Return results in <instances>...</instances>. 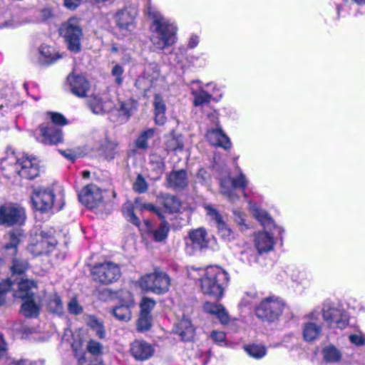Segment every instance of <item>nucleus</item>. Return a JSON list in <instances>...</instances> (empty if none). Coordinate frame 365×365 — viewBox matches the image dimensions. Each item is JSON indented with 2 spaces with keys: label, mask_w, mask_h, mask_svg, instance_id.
I'll list each match as a JSON object with an SVG mask.
<instances>
[{
  "label": "nucleus",
  "mask_w": 365,
  "mask_h": 365,
  "mask_svg": "<svg viewBox=\"0 0 365 365\" xmlns=\"http://www.w3.org/2000/svg\"><path fill=\"white\" fill-rule=\"evenodd\" d=\"M40 136L38 140L45 145H52L61 143L63 140L62 131L60 128L53 126H43L39 128Z\"/></svg>",
  "instance_id": "nucleus-23"
},
{
  "label": "nucleus",
  "mask_w": 365,
  "mask_h": 365,
  "mask_svg": "<svg viewBox=\"0 0 365 365\" xmlns=\"http://www.w3.org/2000/svg\"><path fill=\"white\" fill-rule=\"evenodd\" d=\"M78 199L88 208H95L103 202L102 190L94 184L86 185L78 193Z\"/></svg>",
  "instance_id": "nucleus-18"
},
{
  "label": "nucleus",
  "mask_w": 365,
  "mask_h": 365,
  "mask_svg": "<svg viewBox=\"0 0 365 365\" xmlns=\"http://www.w3.org/2000/svg\"><path fill=\"white\" fill-rule=\"evenodd\" d=\"M211 338L214 341L221 344L225 342L226 336L223 331H213L210 334Z\"/></svg>",
  "instance_id": "nucleus-61"
},
{
  "label": "nucleus",
  "mask_w": 365,
  "mask_h": 365,
  "mask_svg": "<svg viewBox=\"0 0 365 365\" xmlns=\"http://www.w3.org/2000/svg\"><path fill=\"white\" fill-rule=\"evenodd\" d=\"M158 76L159 72L157 66L148 65L145 67L143 73L136 79L135 85L141 91L146 92L153 86Z\"/></svg>",
  "instance_id": "nucleus-21"
},
{
  "label": "nucleus",
  "mask_w": 365,
  "mask_h": 365,
  "mask_svg": "<svg viewBox=\"0 0 365 365\" xmlns=\"http://www.w3.org/2000/svg\"><path fill=\"white\" fill-rule=\"evenodd\" d=\"M247 185V180L245 175L240 172L236 178H227L220 180V192L230 202L238 200L239 196L236 192V188L240 187L244 190Z\"/></svg>",
  "instance_id": "nucleus-12"
},
{
  "label": "nucleus",
  "mask_w": 365,
  "mask_h": 365,
  "mask_svg": "<svg viewBox=\"0 0 365 365\" xmlns=\"http://www.w3.org/2000/svg\"><path fill=\"white\" fill-rule=\"evenodd\" d=\"M155 349L152 344L143 341L135 340L131 344L130 353L138 361H145L154 354Z\"/></svg>",
  "instance_id": "nucleus-24"
},
{
  "label": "nucleus",
  "mask_w": 365,
  "mask_h": 365,
  "mask_svg": "<svg viewBox=\"0 0 365 365\" xmlns=\"http://www.w3.org/2000/svg\"><path fill=\"white\" fill-rule=\"evenodd\" d=\"M203 310L209 314L215 316L222 324H226L230 321L229 314L221 304L206 302L203 304Z\"/></svg>",
  "instance_id": "nucleus-27"
},
{
  "label": "nucleus",
  "mask_w": 365,
  "mask_h": 365,
  "mask_svg": "<svg viewBox=\"0 0 365 365\" xmlns=\"http://www.w3.org/2000/svg\"><path fill=\"white\" fill-rule=\"evenodd\" d=\"M289 272L292 281L298 284H302L307 277V272L305 270L293 267Z\"/></svg>",
  "instance_id": "nucleus-47"
},
{
  "label": "nucleus",
  "mask_w": 365,
  "mask_h": 365,
  "mask_svg": "<svg viewBox=\"0 0 365 365\" xmlns=\"http://www.w3.org/2000/svg\"><path fill=\"white\" fill-rule=\"evenodd\" d=\"M322 315L324 321L332 329H344L349 323V313L342 305L325 301L322 307Z\"/></svg>",
  "instance_id": "nucleus-4"
},
{
  "label": "nucleus",
  "mask_w": 365,
  "mask_h": 365,
  "mask_svg": "<svg viewBox=\"0 0 365 365\" xmlns=\"http://www.w3.org/2000/svg\"><path fill=\"white\" fill-rule=\"evenodd\" d=\"M145 12L153 19L150 41L153 49L163 51L175 44L178 31L175 24L150 4L148 5Z\"/></svg>",
  "instance_id": "nucleus-1"
},
{
  "label": "nucleus",
  "mask_w": 365,
  "mask_h": 365,
  "mask_svg": "<svg viewBox=\"0 0 365 365\" xmlns=\"http://www.w3.org/2000/svg\"><path fill=\"white\" fill-rule=\"evenodd\" d=\"M284 307V303L279 297H267L257 307L256 315L262 320L274 322L282 314Z\"/></svg>",
  "instance_id": "nucleus-7"
},
{
  "label": "nucleus",
  "mask_w": 365,
  "mask_h": 365,
  "mask_svg": "<svg viewBox=\"0 0 365 365\" xmlns=\"http://www.w3.org/2000/svg\"><path fill=\"white\" fill-rule=\"evenodd\" d=\"M319 312L312 311L306 317V322L302 327V336L304 341L312 342L318 340L322 334V324L318 323L319 320Z\"/></svg>",
  "instance_id": "nucleus-15"
},
{
  "label": "nucleus",
  "mask_w": 365,
  "mask_h": 365,
  "mask_svg": "<svg viewBox=\"0 0 365 365\" xmlns=\"http://www.w3.org/2000/svg\"><path fill=\"white\" fill-rule=\"evenodd\" d=\"M170 278L165 272L155 270L143 276L140 279V287L142 289L161 294L169 290Z\"/></svg>",
  "instance_id": "nucleus-6"
},
{
  "label": "nucleus",
  "mask_w": 365,
  "mask_h": 365,
  "mask_svg": "<svg viewBox=\"0 0 365 365\" xmlns=\"http://www.w3.org/2000/svg\"><path fill=\"white\" fill-rule=\"evenodd\" d=\"M322 354L324 360L328 363L339 362L342 356L340 350L333 345L324 348Z\"/></svg>",
  "instance_id": "nucleus-36"
},
{
  "label": "nucleus",
  "mask_w": 365,
  "mask_h": 365,
  "mask_svg": "<svg viewBox=\"0 0 365 365\" xmlns=\"http://www.w3.org/2000/svg\"><path fill=\"white\" fill-rule=\"evenodd\" d=\"M217 86L213 83L202 85L199 81L191 83V94L194 98L195 106H200L210 101L212 95L215 91H217Z\"/></svg>",
  "instance_id": "nucleus-14"
},
{
  "label": "nucleus",
  "mask_w": 365,
  "mask_h": 365,
  "mask_svg": "<svg viewBox=\"0 0 365 365\" xmlns=\"http://www.w3.org/2000/svg\"><path fill=\"white\" fill-rule=\"evenodd\" d=\"M123 213L125 219L137 227H140V221L135 215L133 205L130 202L124 204L123 207Z\"/></svg>",
  "instance_id": "nucleus-38"
},
{
  "label": "nucleus",
  "mask_w": 365,
  "mask_h": 365,
  "mask_svg": "<svg viewBox=\"0 0 365 365\" xmlns=\"http://www.w3.org/2000/svg\"><path fill=\"white\" fill-rule=\"evenodd\" d=\"M247 353L255 359L262 358L266 355V348L262 345L252 344L245 348Z\"/></svg>",
  "instance_id": "nucleus-43"
},
{
  "label": "nucleus",
  "mask_w": 365,
  "mask_h": 365,
  "mask_svg": "<svg viewBox=\"0 0 365 365\" xmlns=\"http://www.w3.org/2000/svg\"><path fill=\"white\" fill-rule=\"evenodd\" d=\"M25 218V211L21 207L12 205L0 206V225L9 227L21 224Z\"/></svg>",
  "instance_id": "nucleus-17"
},
{
  "label": "nucleus",
  "mask_w": 365,
  "mask_h": 365,
  "mask_svg": "<svg viewBox=\"0 0 365 365\" xmlns=\"http://www.w3.org/2000/svg\"><path fill=\"white\" fill-rule=\"evenodd\" d=\"M166 149L169 151L180 152L183 150L184 143L182 137L180 135H175L172 133L166 137L165 140Z\"/></svg>",
  "instance_id": "nucleus-33"
},
{
  "label": "nucleus",
  "mask_w": 365,
  "mask_h": 365,
  "mask_svg": "<svg viewBox=\"0 0 365 365\" xmlns=\"http://www.w3.org/2000/svg\"><path fill=\"white\" fill-rule=\"evenodd\" d=\"M48 307L53 313L61 314L63 311V304L61 299L56 294H53L49 297L48 301Z\"/></svg>",
  "instance_id": "nucleus-44"
},
{
  "label": "nucleus",
  "mask_w": 365,
  "mask_h": 365,
  "mask_svg": "<svg viewBox=\"0 0 365 365\" xmlns=\"http://www.w3.org/2000/svg\"><path fill=\"white\" fill-rule=\"evenodd\" d=\"M349 341L356 346H362L365 344V334L361 330H357L355 333L349 334Z\"/></svg>",
  "instance_id": "nucleus-49"
},
{
  "label": "nucleus",
  "mask_w": 365,
  "mask_h": 365,
  "mask_svg": "<svg viewBox=\"0 0 365 365\" xmlns=\"http://www.w3.org/2000/svg\"><path fill=\"white\" fill-rule=\"evenodd\" d=\"M133 190L138 193L145 192L148 188V183L141 175H138L133 183Z\"/></svg>",
  "instance_id": "nucleus-53"
},
{
  "label": "nucleus",
  "mask_w": 365,
  "mask_h": 365,
  "mask_svg": "<svg viewBox=\"0 0 365 365\" xmlns=\"http://www.w3.org/2000/svg\"><path fill=\"white\" fill-rule=\"evenodd\" d=\"M138 14L135 6H125L117 11L115 15V21L119 29L124 34H130L135 27V19Z\"/></svg>",
  "instance_id": "nucleus-16"
},
{
  "label": "nucleus",
  "mask_w": 365,
  "mask_h": 365,
  "mask_svg": "<svg viewBox=\"0 0 365 365\" xmlns=\"http://www.w3.org/2000/svg\"><path fill=\"white\" fill-rule=\"evenodd\" d=\"M16 170L20 176L27 179H34L38 175V160L33 157L24 155L17 160Z\"/></svg>",
  "instance_id": "nucleus-19"
},
{
  "label": "nucleus",
  "mask_w": 365,
  "mask_h": 365,
  "mask_svg": "<svg viewBox=\"0 0 365 365\" xmlns=\"http://www.w3.org/2000/svg\"><path fill=\"white\" fill-rule=\"evenodd\" d=\"M176 331L185 341L190 340L193 336L194 328L191 322L183 317L177 324Z\"/></svg>",
  "instance_id": "nucleus-32"
},
{
  "label": "nucleus",
  "mask_w": 365,
  "mask_h": 365,
  "mask_svg": "<svg viewBox=\"0 0 365 365\" xmlns=\"http://www.w3.org/2000/svg\"><path fill=\"white\" fill-rule=\"evenodd\" d=\"M104 292L110 298H120L122 302L120 305L112 309L113 315L119 321H130L132 317L130 309L134 307V300L131 293L126 290L114 293L110 289H106Z\"/></svg>",
  "instance_id": "nucleus-9"
},
{
  "label": "nucleus",
  "mask_w": 365,
  "mask_h": 365,
  "mask_svg": "<svg viewBox=\"0 0 365 365\" xmlns=\"http://www.w3.org/2000/svg\"><path fill=\"white\" fill-rule=\"evenodd\" d=\"M52 122L56 125H63L67 123L65 117L58 113H49Z\"/></svg>",
  "instance_id": "nucleus-59"
},
{
  "label": "nucleus",
  "mask_w": 365,
  "mask_h": 365,
  "mask_svg": "<svg viewBox=\"0 0 365 365\" xmlns=\"http://www.w3.org/2000/svg\"><path fill=\"white\" fill-rule=\"evenodd\" d=\"M91 272L93 280L103 284H112L120 277V267L111 262H105L94 265Z\"/></svg>",
  "instance_id": "nucleus-8"
},
{
  "label": "nucleus",
  "mask_w": 365,
  "mask_h": 365,
  "mask_svg": "<svg viewBox=\"0 0 365 365\" xmlns=\"http://www.w3.org/2000/svg\"><path fill=\"white\" fill-rule=\"evenodd\" d=\"M87 351L93 356H101L103 354V346L100 342L90 339L86 346Z\"/></svg>",
  "instance_id": "nucleus-46"
},
{
  "label": "nucleus",
  "mask_w": 365,
  "mask_h": 365,
  "mask_svg": "<svg viewBox=\"0 0 365 365\" xmlns=\"http://www.w3.org/2000/svg\"><path fill=\"white\" fill-rule=\"evenodd\" d=\"M155 133V128H149L143 131L135 141L136 147L140 149H146L148 145V140L154 137Z\"/></svg>",
  "instance_id": "nucleus-37"
},
{
  "label": "nucleus",
  "mask_w": 365,
  "mask_h": 365,
  "mask_svg": "<svg viewBox=\"0 0 365 365\" xmlns=\"http://www.w3.org/2000/svg\"><path fill=\"white\" fill-rule=\"evenodd\" d=\"M243 257H245L247 262L252 264L253 262L257 261V257L255 253L252 251H245L241 253Z\"/></svg>",
  "instance_id": "nucleus-64"
},
{
  "label": "nucleus",
  "mask_w": 365,
  "mask_h": 365,
  "mask_svg": "<svg viewBox=\"0 0 365 365\" xmlns=\"http://www.w3.org/2000/svg\"><path fill=\"white\" fill-rule=\"evenodd\" d=\"M87 105L95 115H105L111 112L115 104L108 93L92 94L87 100Z\"/></svg>",
  "instance_id": "nucleus-11"
},
{
  "label": "nucleus",
  "mask_w": 365,
  "mask_h": 365,
  "mask_svg": "<svg viewBox=\"0 0 365 365\" xmlns=\"http://www.w3.org/2000/svg\"><path fill=\"white\" fill-rule=\"evenodd\" d=\"M123 73H124V69L119 64H115L113 67V68L111 70V75H112L113 77L115 78V82L118 86H120L123 83Z\"/></svg>",
  "instance_id": "nucleus-55"
},
{
  "label": "nucleus",
  "mask_w": 365,
  "mask_h": 365,
  "mask_svg": "<svg viewBox=\"0 0 365 365\" xmlns=\"http://www.w3.org/2000/svg\"><path fill=\"white\" fill-rule=\"evenodd\" d=\"M61 56L52 46L42 44L38 49V61L41 64H51L61 58Z\"/></svg>",
  "instance_id": "nucleus-29"
},
{
  "label": "nucleus",
  "mask_w": 365,
  "mask_h": 365,
  "mask_svg": "<svg viewBox=\"0 0 365 365\" xmlns=\"http://www.w3.org/2000/svg\"><path fill=\"white\" fill-rule=\"evenodd\" d=\"M143 208L150 211L152 212L155 213L160 219H164L165 217L163 215L162 212H160V209L155 207L154 205L151 203H144L143 205Z\"/></svg>",
  "instance_id": "nucleus-62"
},
{
  "label": "nucleus",
  "mask_w": 365,
  "mask_h": 365,
  "mask_svg": "<svg viewBox=\"0 0 365 365\" xmlns=\"http://www.w3.org/2000/svg\"><path fill=\"white\" fill-rule=\"evenodd\" d=\"M24 300L21 309V313L26 317H37L40 307L34 302V298L24 299Z\"/></svg>",
  "instance_id": "nucleus-34"
},
{
  "label": "nucleus",
  "mask_w": 365,
  "mask_h": 365,
  "mask_svg": "<svg viewBox=\"0 0 365 365\" xmlns=\"http://www.w3.org/2000/svg\"><path fill=\"white\" fill-rule=\"evenodd\" d=\"M98 155L106 160H112L119 155L118 143L107 138L99 140L95 146Z\"/></svg>",
  "instance_id": "nucleus-22"
},
{
  "label": "nucleus",
  "mask_w": 365,
  "mask_h": 365,
  "mask_svg": "<svg viewBox=\"0 0 365 365\" xmlns=\"http://www.w3.org/2000/svg\"><path fill=\"white\" fill-rule=\"evenodd\" d=\"M56 242L54 239H42L36 246L42 249L38 251L39 254H47L50 252L52 248L56 245Z\"/></svg>",
  "instance_id": "nucleus-48"
},
{
  "label": "nucleus",
  "mask_w": 365,
  "mask_h": 365,
  "mask_svg": "<svg viewBox=\"0 0 365 365\" xmlns=\"http://www.w3.org/2000/svg\"><path fill=\"white\" fill-rule=\"evenodd\" d=\"M153 106H154V115H155V122L156 124L162 125L166 121L165 117V110L166 106L163 98L156 94L154 97L153 100Z\"/></svg>",
  "instance_id": "nucleus-31"
},
{
  "label": "nucleus",
  "mask_w": 365,
  "mask_h": 365,
  "mask_svg": "<svg viewBox=\"0 0 365 365\" xmlns=\"http://www.w3.org/2000/svg\"><path fill=\"white\" fill-rule=\"evenodd\" d=\"M59 32L65 39L69 51L75 53L81 51L83 31L78 19L71 18L68 19L61 25Z\"/></svg>",
  "instance_id": "nucleus-5"
},
{
  "label": "nucleus",
  "mask_w": 365,
  "mask_h": 365,
  "mask_svg": "<svg viewBox=\"0 0 365 365\" xmlns=\"http://www.w3.org/2000/svg\"><path fill=\"white\" fill-rule=\"evenodd\" d=\"M252 213L256 219L264 227H267L272 225L273 222L272 218L269 216L268 213L260 208L252 207Z\"/></svg>",
  "instance_id": "nucleus-39"
},
{
  "label": "nucleus",
  "mask_w": 365,
  "mask_h": 365,
  "mask_svg": "<svg viewBox=\"0 0 365 365\" xmlns=\"http://www.w3.org/2000/svg\"><path fill=\"white\" fill-rule=\"evenodd\" d=\"M185 252L192 255L195 252L207 247L209 240L207 232L203 227H199L190 231L188 237L185 238Z\"/></svg>",
  "instance_id": "nucleus-13"
},
{
  "label": "nucleus",
  "mask_w": 365,
  "mask_h": 365,
  "mask_svg": "<svg viewBox=\"0 0 365 365\" xmlns=\"http://www.w3.org/2000/svg\"><path fill=\"white\" fill-rule=\"evenodd\" d=\"M71 92L78 98H84L90 90V83L82 75L71 73L67 77Z\"/></svg>",
  "instance_id": "nucleus-20"
},
{
  "label": "nucleus",
  "mask_w": 365,
  "mask_h": 365,
  "mask_svg": "<svg viewBox=\"0 0 365 365\" xmlns=\"http://www.w3.org/2000/svg\"><path fill=\"white\" fill-rule=\"evenodd\" d=\"M233 215L234 220L240 226V230L245 231L249 229V225L245 223L246 215L243 212L234 210Z\"/></svg>",
  "instance_id": "nucleus-52"
},
{
  "label": "nucleus",
  "mask_w": 365,
  "mask_h": 365,
  "mask_svg": "<svg viewBox=\"0 0 365 365\" xmlns=\"http://www.w3.org/2000/svg\"><path fill=\"white\" fill-rule=\"evenodd\" d=\"M145 232L152 233L153 237L156 242H162L167 238L170 230L168 223L163 220L158 228L153 230V225L150 221L146 220L144 221Z\"/></svg>",
  "instance_id": "nucleus-28"
},
{
  "label": "nucleus",
  "mask_w": 365,
  "mask_h": 365,
  "mask_svg": "<svg viewBox=\"0 0 365 365\" xmlns=\"http://www.w3.org/2000/svg\"><path fill=\"white\" fill-rule=\"evenodd\" d=\"M200 42V37L198 35L192 34L190 35L187 40V48H195Z\"/></svg>",
  "instance_id": "nucleus-63"
},
{
  "label": "nucleus",
  "mask_w": 365,
  "mask_h": 365,
  "mask_svg": "<svg viewBox=\"0 0 365 365\" xmlns=\"http://www.w3.org/2000/svg\"><path fill=\"white\" fill-rule=\"evenodd\" d=\"M206 137L212 145L222 147L225 150L231 148V142L229 138L220 128L217 127L215 129L208 130Z\"/></svg>",
  "instance_id": "nucleus-26"
},
{
  "label": "nucleus",
  "mask_w": 365,
  "mask_h": 365,
  "mask_svg": "<svg viewBox=\"0 0 365 365\" xmlns=\"http://www.w3.org/2000/svg\"><path fill=\"white\" fill-rule=\"evenodd\" d=\"M68 311L71 314H78L82 312V307L78 304L76 299H72L68 305Z\"/></svg>",
  "instance_id": "nucleus-58"
},
{
  "label": "nucleus",
  "mask_w": 365,
  "mask_h": 365,
  "mask_svg": "<svg viewBox=\"0 0 365 365\" xmlns=\"http://www.w3.org/2000/svg\"><path fill=\"white\" fill-rule=\"evenodd\" d=\"M33 206L41 212H48L51 209L56 211L61 210L64 202V194L59 190L57 193L50 188L36 187L31 195Z\"/></svg>",
  "instance_id": "nucleus-3"
},
{
  "label": "nucleus",
  "mask_w": 365,
  "mask_h": 365,
  "mask_svg": "<svg viewBox=\"0 0 365 365\" xmlns=\"http://www.w3.org/2000/svg\"><path fill=\"white\" fill-rule=\"evenodd\" d=\"M274 243L273 235L267 231L259 232L255 235V245L259 254L272 250Z\"/></svg>",
  "instance_id": "nucleus-25"
},
{
  "label": "nucleus",
  "mask_w": 365,
  "mask_h": 365,
  "mask_svg": "<svg viewBox=\"0 0 365 365\" xmlns=\"http://www.w3.org/2000/svg\"><path fill=\"white\" fill-rule=\"evenodd\" d=\"M138 103L135 100L128 99L120 101L118 109L120 115L128 120L131 115L137 110Z\"/></svg>",
  "instance_id": "nucleus-35"
},
{
  "label": "nucleus",
  "mask_w": 365,
  "mask_h": 365,
  "mask_svg": "<svg viewBox=\"0 0 365 365\" xmlns=\"http://www.w3.org/2000/svg\"><path fill=\"white\" fill-rule=\"evenodd\" d=\"M11 289L12 285L10 281L4 280L0 283V307L6 302L9 295L11 294Z\"/></svg>",
  "instance_id": "nucleus-42"
},
{
  "label": "nucleus",
  "mask_w": 365,
  "mask_h": 365,
  "mask_svg": "<svg viewBox=\"0 0 365 365\" xmlns=\"http://www.w3.org/2000/svg\"><path fill=\"white\" fill-rule=\"evenodd\" d=\"M11 282V295L21 299L34 298V290L37 289V282L24 277H16L8 279Z\"/></svg>",
  "instance_id": "nucleus-10"
},
{
  "label": "nucleus",
  "mask_w": 365,
  "mask_h": 365,
  "mask_svg": "<svg viewBox=\"0 0 365 365\" xmlns=\"http://www.w3.org/2000/svg\"><path fill=\"white\" fill-rule=\"evenodd\" d=\"M155 302L150 298L144 297L140 304V313L150 314L151 310L154 308Z\"/></svg>",
  "instance_id": "nucleus-54"
},
{
  "label": "nucleus",
  "mask_w": 365,
  "mask_h": 365,
  "mask_svg": "<svg viewBox=\"0 0 365 365\" xmlns=\"http://www.w3.org/2000/svg\"><path fill=\"white\" fill-rule=\"evenodd\" d=\"M152 318L150 314L140 313L138 321V329L140 331H147L151 327Z\"/></svg>",
  "instance_id": "nucleus-50"
},
{
  "label": "nucleus",
  "mask_w": 365,
  "mask_h": 365,
  "mask_svg": "<svg viewBox=\"0 0 365 365\" xmlns=\"http://www.w3.org/2000/svg\"><path fill=\"white\" fill-rule=\"evenodd\" d=\"M9 242L6 244L5 248L9 250L11 248H16L20 241V234L16 232H11L9 235Z\"/></svg>",
  "instance_id": "nucleus-56"
},
{
  "label": "nucleus",
  "mask_w": 365,
  "mask_h": 365,
  "mask_svg": "<svg viewBox=\"0 0 365 365\" xmlns=\"http://www.w3.org/2000/svg\"><path fill=\"white\" fill-rule=\"evenodd\" d=\"M168 182L174 189L182 190L187 185V173L185 170L173 171L168 176Z\"/></svg>",
  "instance_id": "nucleus-30"
},
{
  "label": "nucleus",
  "mask_w": 365,
  "mask_h": 365,
  "mask_svg": "<svg viewBox=\"0 0 365 365\" xmlns=\"http://www.w3.org/2000/svg\"><path fill=\"white\" fill-rule=\"evenodd\" d=\"M216 226L217 227L219 235L225 241L231 242L235 239V234L228 227L225 221L220 222Z\"/></svg>",
  "instance_id": "nucleus-41"
},
{
  "label": "nucleus",
  "mask_w": 365,
  "mask_h": 365,
  "mask_svg": "<svg viewBox=\"0 0 365 365\" xmlns=\"http://www.w3.org/2000/svg\"><path fill=\"white\" fill-rule=\"evenodd\" d=\"M210 179V175L204 168H200L197 174V180L202 185H206Z\"/></svg>",
  "instance_id": "nucleus-57"
},
{
  "label": "nucleus",
  "mask_w": 365,
  "mask_h": 365,
  "mask_svg": "<svg viewBox=\"0 0 365 365\" xmlns=\"http://www.w3.org/2000/svg\"><path fill=\"white\" fill-rule=\"evenodd\" d=\"M197 270L201 275L200 281L202 292L216 299H220L229 282L228 274L217 266H210Z\"/></svg>",
  "instance_id": "nucleus-2"
},
{
  "label": "nucleus",
  "mask_w": 365,
  "mask_h": 365,
  "mask_svg": "<svg viewBox=\"0 0 365 365\" xmlns=\"http://www.w3.org/2000/svg\"><path fill=\"white\" fill-rule=\"evenodd\" d=\"M59 152L64 158L72 162L75 161L78 156L77 152L71 149L60 150Z\"/></svg>",
  "instance_id": "nucleus-60"
},
{
  "label": "nucleus",
  "mask_w": 365,
  "mask_h": 365,
  "mask_svg": "<svg viewBox=\"0 0 365 365\" xmlns=\"http://www.w3.org/2000/svg\"><path fill=\"white\" fill-rule=\"evenodd\" d=\"M181 203L178 197L169 196L165 199L164 207L168 213H175L180 211Z\"/></svg>",
  "instance_id": "nucleus-40"
},
{
  "label": "nucleus",
  "mask_w": 365,
  "mask_h": 365,
  "mask_svg": "<svg viewBox=\"0 0 365 365\" xmlns=\"http://www.w3.org/2000/svg\"><path fill=\"white\" fill-rule=\"evenodd\" d=\"M204 208L206 211V215L210 220L215 221L216 225L224 221L220 212L212 205H205Z\"/></svg>",
  "instance_id": "nucleus-45"
},
{
  "label": "nucleus",
  "mask_w": 365,
  "mask_h": 365,
  "mask_svg": "<svg viewBox=\"0 0 365 365\" xmlns=\"http://www.w3.org/2000/svg\"><path fill=\"white\" fill-rule=\"evenodd\" d=\"M28 268V263L26 261L19 259H15L13 261L11 271L13 274H21L24 273Z\"/></svg>",
  "instance_id": "nucleus-51"
}]
</instances>
